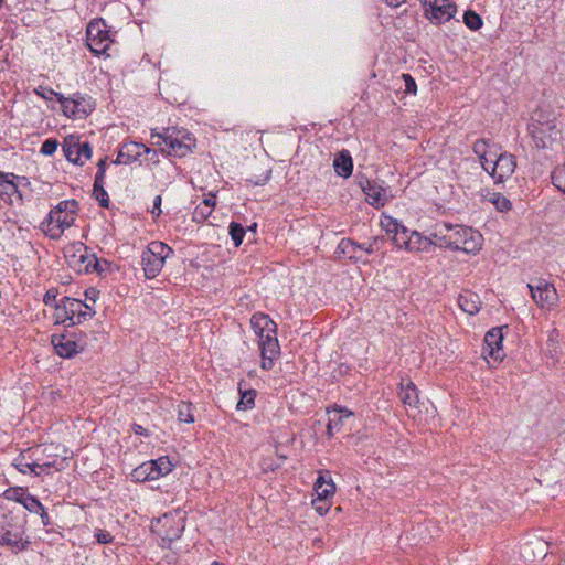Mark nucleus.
<instances>
[{
  "label": "nucleus",
  "instance_id": "a211bd4d",
  "mask_svg": "<svg viewBox=\"0 0 565 565\" xmlns=\"http://www.w3.org/2000/svg\"><path fill=\"white\" fill-rule=\"evenodd\" d=\"M250 324L258 339L270 333H277L276 323L264 313H255L250 318Z\"/></svg>",
  "mask_w": 565,
  "mask_h": 565
},
{
  "label": "nucleus",
  "instance_id": "a18cd8bd",
  "mask_svg": "<svg viewBox=\"0 0 565 565\" xmlns=\"http://www.w3.org/2000/svg\"><path fill=\"white\" fill-rule=\"evenodd\" d=\"M553 184L562 192L565 193V166L556 169L552 173Z\"/></svg>",
  "mask_w": 565,
  "mask_h": 565
},
{
  "label": "nucleus",
  "instance_id": "cd10ccee",
  "mask_svg": "<svg viewBox=\"0 0 565 565\" xmlns=\"http://www.w3.org/2000/svg\"><path fill=\"white\" fill-rule=\"evenodd\" d=\"M316 499L328 500L335 492V486L329 478L327 480L323 475H320L315 482Z\"/></svg>",
  "mask_w": 565,
  "mask_h": 565
},
{
  "label": "nucleus",
  "instance_id": "7c9ffc66",
  "mask_svg": "<svg viewBox=\"0 0 565 565\" xmlns=\"http://www.w3.org/2000/svg\"><path fill=\"white\" fill-rule=\"evenodd\" d=\"M50 311L53 323L58 324L68 322V326H71V313L68 309H66V297L62 300L61 305H56L51 308Z\"/></svg>",
  "mask_w": 565,
  "mask_h": 565
},
{
  "label": "nucleus",
  "instance_id": "39448f33",
  "mask_svg": "<svg viewBox=\"0 0 565 565\" xmlns=\"http://www.w3.org/2000/svg\"><path fill=\"white\" fill-rule=\"evenodd\" d=\"M153 532L161 537L163 545L179 539L184 530V516L179 511L164 514L152 525Z\"/></svg>",
  "mask_w": 565,
  "mask_h": 565
},
{
  "label": "nucleus",
  "instance_id": "7ed1b4c3",
  "mask_svg": "<svg viewBox=\"0 0 565 565\" xmlns=\"http://www.w3.org/2000/svg\"><path fill=\"white\" fill-rule=\"evenodd\" d=\"M77 206L78 204L75 200L60 202L49 213L47 218L41 223L43 233L50 238H58L65 228L73 225Z\"/></svg>",
  "mask_w": 565,
  "mask_h": 565
},
{
  "label": "nucleus",
  "instance_id": "1a4fd4ad",
  "mask_svg": "<svg viewBox=\"0 0 565 565\" xmlns=\"http://www.w3.org/2000/svg\"><path fill=\"white\" fill-rule=\"evenodd\" d=\"M65 257L71 267L81 271H100L99 262L95 257L86 255V246L75 243L65 250Z\"/></svg>",
  "mask_w": 565,
  "mask_h": 565
},
{
  "label": "nucleus",
  "instance_id": "2eb2a0df",
  "mask_svg": "<svg viewBox=\"0 0 565 565\" xmlns=\"http://www.w3.org/2000/svg\"><path fill=\"white\" fill-rule=\"evenodd\" d=\"M502 328H492L484 335L483 354L491 356L494 360H502Z\"/></svg>",
  "mask_w": 565,
  "mask_h": 565
},
{
  "label": "nucleus",
  "instance_id": "5fc2aeb1",
  "mask_svg": "<svg viewBox=\"0 0 565 565\" xmlns=\"http://www.w3.org/2000/svg\"><path fill=\"white\" fill-rule=\"evenodd\" d=\"M381 242H382V238L374 237L367 245H362L361 249L365 250L367 254H372L380 248L379 244Z\"/></svg>",
  "mask_w": 565,
  "mask_h": 565
},
{
  "label": "nucleus",
  "instance_id": "423d86ee",
  "mask_svg": "<svg viewBox=\"0 0 565 565\" xmlns=\"http://www.w3.org/2000/svg\"><path fill=\"white\" fill-rule=\"evenodd\" d=\"M527 288L539 308L551 311L556 307L559 297L553 284L544 279H536L535 282L527 284Z\"/></svg>",
  "mask_w": 565,
  "mask_h": 565
},
{
  "label": "nucleus",
  "instance_id": "052dcab7",
  "mask_svg": "<svg viewBox=\"0 0 565 565\" xmlns=\"http://www.w3.org/2000/svg\"><path fill=\"white\" fill-rule=\"evenodd\" d=\"M448 2L447 0H424V6L426 7V9H434V8H438L440 6V3H446Z\"/></svg>",
  "mask_w": 565,
  "mask_h": 565
},
{
  "label": "nucleus",
  "instance_id": "412c9836",
  "mask_svg": "<svg viewBox=\"0 0 565 565\" xmlns=\"http://www.w3.org/2000/svg\"><path fill=\"white\" fill-rule=\"evenodd\" d=\"M440 6L441 8L436 7L434 9H425L426 17L435 23H443L449 21L457 10L456 6L450 2L440 3Z\"/></svg>",
  "mask_w": 565,
  "mask_h": 565
},
{
  "label": "nucleus",
  "instance_id": "603ef678",
  "mask_svg": "<svg viewBox=\"0 0 565 565\" xmlns=\"http://www.w3.org/2000/svg\"><path fill=\"white\" fill-rule=\"evenodd\" d=\"M402 78L405 83V93L415 94L417 90L415 79L409 74H403Z\"/></svg>",
  "mask_w": 565,
  "mask_h": 565
},
{
  "label": "nucleus",
  "instance_id": "c03bdc74",
  "mask_svg": "<svg viewBox=\"0 0 565 565\" xmlns=\"http://www.w3.org/2000/svg\"><path fill=\"white\" fill-rule=\"evenodd\" d=\"M241 399L237 403V409H247L250 408L254 405V398H255V392L253 390L250 391H241Z\"/></svg>",
  "mask_w": 565,
  "mask_h": 565
},
{
  "label": "nucleus",
  "instance_id": "8fccbe9b",
  "mask_svg": "<svg viewBox=\"0 0 565 565\" xmlns=\"http://www.w3.org/2000/svg\"><path fill=\"white\" fill-rule=\"evenodd\" d=\"M312 507L313 509L320 514H326L330 509V503L328 500L323 499H313L312 500Z\"/></svg>",
  "mask_w": 565,
  "mask_h": 565
},
{
  "label": "nucleus",
  "instance_id": "ddd939ff",
  "mask_svg": "<svg viewBox=\"0 0 565 565\" xmlns=\"http://www.w3.org/2000/svg\"><path fill=\"white\" fill-rule=\"evenodd\" d=\"M66 309L71 313V326L83 323L96 313L92 305L70 297H66Z\"/></svg>",
  "mask_w": 565,
  "mask_h": 565
},
{
  "label": "nucleus",
  "instance_id": "c9c22d12",
  "mask_svg": "<svg viewBox=\"0 0 565 565\" xmlns=\"http://www.w3.org/2000/svg\"><path fill=\"white\" fill-rule=\"evenodd\" d=\"M558 338H559L558 330L553 329L548 332L546 354L550 359H552L555 362L558 361V354H559L558 348H557Z\"/></svg>",
  "mask_w": 565,
  "mask_h": 565
},
{
  "label": "nucleus",
  "instance_id": "f3484780",
  "mask_svg": "<svg viewBox=\"0 0 565 565\" xmlns=\"http://www.w3.org/2000/svg\"><path fill=\"white\" fill-rule=\"evenodd\" d=\"M51 344L55 352L62 358L70 359L78 352L77 343L65 335H52Z\"/></svg>",
  "mask_w": 565,
  "mask_h": 565
},
{
  "label": "nucleus",
  "instance_id": "bb28decb",
  "mask_svg": "<svg viewBox=\"0 0 565 565\" xmlns=\"http://www.w3.org/2000/svg\"><path fill=\"white\" fill-rule=\"evenodd\" d=\"M433 244H435V239L431 235L429 237H425L422 236L418 232H412L408 237L406 249L409 252L426 250Z\"/></svg>",
  "mask_w": 565,
  "mask_h": 565
},
{
  "label": "nucleus",
  "instance_id": "a878e982",
  "mask_svg": "<svg viewBox=\"0 0 565 565\" xmlns=\"http://www.w3.org/2000/svg\"><path fill=\"white\" fill-rule=\"evenodd\" d=\"M58 446H54L53 444L43 445L42 452H47V456L52 457V460L44 461L42 459H38V468H40L42 471H46L50 468H56V470H58L57 466H60L64 461V458L56 452L52 455V451H56L58 450Z\"/></svg>",
  "mask_w": 565,
  "mask_h": 565
},
{
  "label": "nucleus",
  "instance_id": "4be33fe9",
  "mask_svg": "<svg viewBox=\"0 0 565 565\" xmlns=\"http://www.w3.org/2000/svg\"><path fill=\"white\" fill-rule=\"evenodd\" d=\"M124 150H121L117 157L115 163H128L129 161L142 156L143 153H149L151 150L142 143L130 142L125 145Z\"/></svg>",
  "mask_w": 565,
  "mask_h": 565
},
{
  "label": "nucleus",
  "instance_id": "0eeeda50",
  "mask_svg": "<svg viewBox=\"0 0 565 565\" xmlns=\"http://www.w3.org/2000/svg\"><path fill=\"white\" fill-rule=\"evenodd\" d=\"M172 462L168 457H160L141 463L131 472V478L137 482L157 480L172 471Z\"/></svg>",
  "mask_w": 565,
  "mask_h": 565
},
{
  "label": "nucleus",
  "instance_id": "9d476101",
  "mask_svg": "<svg viewBox=\"0 0 565 565\" xmlns=\"http://www.w3.org/2000/svg\"><path fill=\"white\" fill-rule=\"evenodd\" d=\"M63 152L70 162L81 166L92 157L90 145L87 141L81 142L75 136H68L65 138Z\"/></svg>",
  "mask_w": 565,
  "mask_h": 565
},
{
  "label": "nucleus",
  "instance_id": "5701e85b",
  "mask_svg": "<svg viewBox=\"0 0 565 565\" xmlns=\"http://www.w3.org/2000/svg\"><path fill=\"white\" fill-rule=\"evenodd\" d=\"M86 46L96 56H110L111 44L114 43L113 38H85Z\"/></svg>",
  "mask_w": 565,
  "mask_h": 565
},
{
  "label": "nucleus",
  "instance_id": "338daca9",
  "mask_svg": "<svg viewBox=\"0 0 565 565\" xmlns=\"http://www.w3.org/2000/svg\"><path fill=\"white\" fill-rule=\"evenodd\" d=\"M537 547L540 548V553L542 555H546V543L537 541L536 542Z\"/></svg>",
  "mask_w": 565,
  "mask_h": 565
},
{
  "label": "nucleus",
  "instance_id": "de8ad7c7",
  "mask_svg": "<svg viewBox=\"0 0 565 565\" xmlns=\"http://www.w3.org/2000/svg\"><path fill=\"white\" fill-rule=\"evenodd\" d=\"M57 296H58V290L56 288L49 289L43 298L44 305L46 307H49L50 309L55 307L56 305H58Z\"/></svg>",
  "mask_w": 565,
  "mask_h": 565
},
{
  "label": "nucleus",
  "instance_id": "c85d7f7f",
  "mask_svg": "<svg viewBox=\"0 0 565 565\" xmlns=\"http://www.w3.org/2000/svg\"><path fill=\"white\" fill-rule=\"evenodd\" d=\"M13 195L21 198L18 185L9 179V174L0 172V198L4 201H12Z\"/></svg>",
  "mask_w": 565,
  "mask_h": 565
},
{
  "label": "nucleus",
  "instance_id": "69168bd1",
  "mask_svg": "<svg viewBox=\"0 0 565 565\" xmlns=\"http://www.w3.org/2000/svg\"><path fill=\"white\" fill-rule=\"evenodd\" d=\"M45 4H46V9L51 10V11H56L57 10V6L54 1L52 0H45Z\"/></svg>",
  "mask_w": 565,
  "mask_h": 565
},
{
  "label": "nucleus",
  "instance_id": "864d4df0",
  "mask_svg": "<svg viewBox=\"0 0 565 565\" xmlns=\"http://www.w3.org/2000/svg\"><path fill=\"white\" fill-rule=\"evenodd\" d=\"M38 96H41V97H43L45 99H52V97L55 96L60 100V96H62V95L56 93V92H54L53 89L45 88V87L40 85L38 87Z\"/></svg>",
  "mask_w": 565,
  "mask_h": 565
},
{
  "label": "nucleus",
  "instance_id": "13d9d810",
  "mask_svg": "<svg viewBox=\"0 0 565 565\" xmlns=\"http://www.w3.org/2000/svg\"><path fill=\"white\" fill-rule=\"evenodd\" d=\"M99 291L95 288H89L85 291V297L87 300L92 301L93 303L96 302V299L98 298Z\"/></svg>",
  "mask_w": 565,
  "mask_h": 565
},
{
  "label": "nucleus",
  "instance_id": "473e14b6",
  "mask_svg": "<svg viewBox=\"0 0 565 565\" xmlns=\"http://www.w3.org/2000/svg\"><path fill=\"white\" fill-rule=\"evenodd\" d=\"M333 412L335 413L337 417H331L327 426V431L330 437L334 435V430L339 431L341 429L343 418L352 415L351 412H347L345 415H342L343 411L337 406L333 408Z\"/></svg>",
  "mask_w": 565,
  "mask_h": 565
},
{
  "label": "nucleus",
  "instance_id": "b1692460",
  "mask_svg": "<svg viewBox=\"0 0 565 565\" xmlns=\"http://www.w3.org/2000/svg\"><path fill=\"white\" fill-rule=\"evenodd\" d=\"M17 542L18 534L13 533L8 514L0 511V545H12Z\"/></svg>",
  "mask_w": 565,
  "mask_h": 565
},
{
  "label": "nucleus",
  "instance_id": "c756f323",
  "mask_svg": "<svg viewBox=\"0 0 565 565\" xmlns=\"http://www.w3.org/2000/svg\"><path fill=\"white\" fill-rule=\"evenodd\" d=\"M458 302L460 308L469 315L477 313L481 305L479 297L472 292H466L460 295Z\"/></svg>",
  "mask_w": 565,
  "mask_h": 565
},
{
  "label": "nucleus",
  "instance_id": "0e129e2a",
  "mask_svg": "<svg viewBox=\"0 0 565 565\" xmlns=\"http://www.w3.org/2000/svg\"><path fill=\"white\" fill-rule=\"evenodd\" d=\"M385 2L390 6V7H399L402 3L405 2V0H385Z\"/></svg>",
  "mask_w": 565,
  "mask_h": 565
},
{
  "label": "nucleus",
  "instance_id": "f704fd0d",
  "mask_svg": "<svg viewBox=\"0 0 565 565\" xmlns=\"http://www.w3.org/2000/svg\"><path fill=\"white\" fill-rule=\"evenodd\" d=\"M473 152L479 157L481 164L486 171H488V164L490 163V160L487 158V154L489 153V141L484 139L477 140L473 143Z\"/></svg>",
  "mask_w": 565,
  "mask_h": 565
},
{
  "label": "nucleus",
  "instance_id": "3c124183",
  "mask_svg": "<svg viewBox=\"0 0 565 565\" xmlns=\"http://www.w3.org/2000/svg\"><path fill=\"white\" fill-rule=\"evenodd\" d=\"M211 214H212L211 210L205 209L203 204H200L194 210L193 220L196 222H201V221L207 218Z\"/></svg>",
  "mask_w": 565,
  "mask_h": 565
},
{
  "label": "nucleus",
  "instance_id": "9b49d317",
  "mask_svg": "<svg viewBox=\"0 0 565 565\" xmlns=\"http://www.w3.org/2000/svg\"><path fill=\"white\" fill-rule=\"evenodd\" d=\"M493 156L497 158L495 160L490 159L488 169L491 167V175L497 182H503L514 173L516 167L515 157L507 152L499 156L494 153Z\"/></svg>",
  "mask_w": 565,
  "mask_h": 565
},
{
  "label": "nucleus",
  "instance_id": "e433bc0d",
  "mask_svg": "<svg viewBox=\"0 0 565 565\" xmlns=\"http://www.w3.org/2000/svg\"><path fill=\"white\" fill-rule=\"evenodd\" d=\"M462 19L466 26L472 32L478 31L483 24L481 17L472 10H467Z\"/></svg>",
  "mask_w": 565,
  "mask_h": 565
},
{
  "label": "nucleus",
  "instance_id": "ea45409f",
  "mask_svg": "<svg viewBox=\"0 0 565 565\" xmlns=\"http://www.w3.org/2000/svg\"><path fill=\"white\" fill-rule=\"evenodd\" d=\"M489 201L497 207L498 211L504 212L511 209V202L500 193H492Z\"/></svg>",
  "mask_w": 565,
  "mask_h": 565
},
{
  "label": "nucleus",
  "instance_id": "f257e3e1",
  "mask_svg": "<svg viewBox=\"0 0 565 565\" xmlns=\"http://www.w3.org/2000/svg\"><path fill=\"white\" fill-rule=\"evenodd\" d=\"M431 236L435 239V245L462 250L467 254H476L482 247V235L471 227L459 224H437Z\"/></svg>",
  "mask_w": 565,
  "mask_h": 565
},
{
  "label": "nucleus",
  "instance_id": "4c0bfd02",
  "mask_svg": "<svg viewBox=\"0 0 565 565\" xmlns=\"http://www.w3.org/2000/svg\"><path fill=\"white\" fill-rule=\"evenodd\" d=\"M108 32L109 30H107L106 22L103 19H94L88 23L85 35H108Z\"/></svg>",
  "mask_w": 565,
  "mask_h": 565
},
{
  "label": "nucleus",
  "instance_id": "6ab92c4d",
  "mask_svg": "<svg viewBox=\"0 0 565 565\" xmlns=\"http://www.w3.org/2000/svg\"><path fill=\"white\" fill-rule=\"evenodd\" d=\"M362 189L369 203L372 205L383 206L388 199L386 189L377 183L366 181V184L363 185Z\"/></svg>",
  "mask_w": 565,
  "mask_h": 565
},
{
  "label": "nucleus",
  "instance_id": "72a5a7b5",
  "mask_svg": "<svg viewBox=\"0 0 565 565\" xmlns=\"http://www.w3.org/2000/svg\"><path fill=\"white\" fill-rule=\"evenodd\" d=\"M15 467L23 473H25L26 470L35 472V461L31 458V449L23 451L21 456L15 459Z\"/></svg>",
  "mask_w": 565,
  "mask_h": 565
},
{
  "label": "nucleus",
  "instance_id": "aec40b11",
  "mask_svg": "<svg viewBox=\"0 0 565 565\" xmlns=\"http://www.w3.org/2000/svg\"><path fill=\"white\" fill-rule=\"evenodd\" d=\"M399 398L405 406H408L413 409H418V390L412 381L407 380L406 382H401Z\"/></svg>",
  "mask_w": 565,
  "mask_h": 565
},
{
  "label": "nucleus",
  "instance_id": "4d7b16f0",
  "mask_svg": "<svg viewBox=\"0 0 565 565\" xmlns=\"http://www.w3.org/2000/svg\"><path fill=\"white\" fill-rule=\"evenodd\" d=\"M96 539H97L98 543L106 544V543L111 542L113 536L110 535V533H108L106 531H100L96 534Z\"/></svg>",
  "mask_w": 565,
  "mask_h": 565
},
{
  "label": "nucleus",
  "instance_id": "e2e57ef3",
  "mask_svg": "<svg viewBox=\"0 0 565 565\" xmlns=\"http://www.w3.org/2000/svg\"><path fill=\"white\" fill-rule=\"evenodd\" d=\"M105 172H106L105 170H97L94 183L104 184Z\"/></svg>",
  "mask_w": 565,
  "mask_h": 565
},
{
  "label": "nucleus",
  "instance_id": "4468645a",
  "mask_svg": "<svg viewBox=\"0 0 565 565\" xmlns=\"http://www.w3.org/2000/svg\"><path fill=\"white\" fill-rule=\"evenodd\" d=\"M60 103L63 113L67 117L81 119L92 111V105L85 98H65L64 96H60Z\"/></svg>",
  "mask_w": 565,
  "mask_h": 565
},
{
  "label": "nucleus",
  "instance_id": "20e7f679",
  "mask_svg": "<svg viewBox=\"0 0 565 565\" xmlns=\"http://www.w3.org/2000/svg\"><path fill=\"white\" fill-rule=\"evenodd\" d=\"M172 254V248L162 242H151L143 250L141 260L145 276L148 279L154 278L161 271L166 258Z\"/></svg>",
  "mask_w": 565,
  "mask_h": 565
},
{
  "label": "nucleus",
  "instance_id": "2f4dec72",
  "mask_svg": "<svg viewBox=\"0 0 565 565\" xmlns=\"http://www.w3.org/2000/svg\"><path fill=\"white\" fill-rule=\"evenodd\" d=\"M361 248L362 245L356 244L350 238H343L340 241L338 245L337 253L339 255L348 256L350 259H358V257L355 256V252Z\"/></svg>",
  "mask_w": 565,
  "mask_h": 565
},
{
  "label": "nucleus",
  "instance_id": "09e8293b",
  "mask_svg": "<svg viewBox=\"0 0 565 565\" xmlns=\"http://www.w3.org/2000/svg\"><path fill=\"white\" fill-rule=\"evenodd\" d=\"M57 147L58 142L56 139H46L41 147V153L44 156H52L56 151Z\"/></svg>",
  "mask_w": 565,
  "mask_h": 565
},
{
  "label": "nucleus",
  "instance_id": "a19ab883",
  "mask_svg": "<svg viewBox=\"0 0 565 565\" xmlns=\"http://www.w3.org/2000/svg\"><path fill=\"white\" fill-rule=\"evenodd\" d=\"M93 194L95 199L99 202V205L103 207H108L109 205V198L104 189V184L94 183Z\"/></svg>",
  "mask_w": 565,
  "mask_h": 565
},
{
  "label": "nucleus",
  "instance_id": "dca6fc26",
  "mask_svg": "<svg viewBox=\"0 0 565 565\" xmlns=\"http://www.w3.org/2000/svg\"><path fill=\"white\" fill-rule=\"evenodd\" d=\"M4 498L20 503L25 510L33 512L35 510V497L31 495L22 487L10 488L4 491Z\"/></svg>",
  "mask_w": 565,
  "mask_h": 565
},
{
  "label": "nucleus",
  "instance_id": "f03ea898",
  "mask_svg": "<svg viewBox=\"0 0 565 565\" xmlns=\"http://www.w3.org/2000/svg\"><path fill=\"white\" fill-rule=\"evenodd\" d=\"M152 143L163 146L162 150L169 156L185 157L195 147L194 137L185 129H178L175 127L166 128L163 132L151 134Z\"/></svg>",
  "mask_w": 565,
  "mask_h": 565
},
{
  "label": "nucleus",
  "instance_id": "79ce46f5",
  "mask_svg": "<svg viewBox=\"0 0 565 565\" xmlns=\"http://www.w3.org/2000/svg\"><path fill=\"white\" fill-rule=\"evenodd\" d=\"M409 235L411 233L403 225L401 226V230L392 236V239L397 247L406 249Z\"/></svg>",
  "mask_w": 565,
  "mask_h": 565
},
{
  "label": "nucleus",
  "instance_id": "49530a36",
  "mask_svg": "<svg viewBox=\"0 0 565 565\" xmlns=\"http://www.w3.org/2000/svg\"><path fill=\"white\" fill-rule=\"evenodd\" d=\"M381 225L388 235H394L395 233H397L401 230V226H403L396 220L388 217V216H385L381 221Z\"/></svg>",
  "mask_w": 565,
  "mask_h": 565
},
{
  "label": "nucleus",
  "instance_id": "680f3d73",
  "mask_svg": "<svg viewBox=\"0 0 565 565\" xmlns=\"http://www.w3.org/2000/svg\"><path fill=\"white\" fill-rule=\"evenodd\" d=\"M215 195L214 194H210L209 198L204 199L203 201V205L205 209H209L213 212V209L215 206Z\"/></svg>",
  "mask_w": 565,
  "mask_h": 565
},
{
  "label": "nucleus",
  "instance_id": "bf43d9fd",
  "mask_svg": "<svg viewBox=\"0 0 565 565\" xmlns=\"http://www.w3.org/2000/svg\"><path fill=\"white\" fill-rule=\"evenodd\" d=\"M161 201H162L161 195H157V196L154 198V201H153V209H152V211H151V213H152L154 216H159V215H160V213H161V207H160V206H161Z\"/></svg>",
  "mask_w": 565,
  "mask_h": 565
},
{
  "label": "nucleus",
  "instance_id": "f8f14e48",
  "mask_svg": "<svg viewBox=\"0 0 565 565\" xmlns=\"http://www.w3.org/2000/svg\"><path fill=\"white\" fill-rule=\"evenodd\" d=\"M260 355H262V369L270 370L274 365V361L280 353V347L276 333L266 334L263 339L258 340Z\"/></svg>",
  "mask_w": 565,
  "mask_h": 565
},
{
  "label": "nucleus",
  "instance_id": "37998d69",
  "mask_svg": "<svg viewBox=\"0 0 565 565\" xmlns=\"http://www.w3.org/2000/svg\"><path fill=\"white\" fill-rule=\"evenodd\" d=\"M230 234H231V237H232L235 246H239L243 242V238L245 235V230L243 228V226L241 224L232 222L230 224Z\"/></svg>",
  "mask_w": 565,
  "mask_h": 565
},
{
  "label": "nucleus",
  "instance_id": "774afa93",
  "mask_svg": "<svg viewBox=\"0 0 565 565\" xmlns=\"http://www.w3.org/2000/svg\"><path fill=\"white\" fill-rule=\"evenodd\" d=\"M56 393L54 391L43 392L42 393V399H49L50 397H53Z\"/></svg>",
  "mask_w": 565,
  "mask_h": 565
},
{
  "label": "nucleus",
  "instance_id": "6e6d98bb",
  "mask_svg": "<svg viewBox=\"0 0 565 565\" xmlns=\"http://www.w3.org/2000/svg\"><path fill=\"white\" fill-rule=\"evenodd\" d=\"M38 513H40L41 521H42L43 525L47 526L51 523L50 516H49L47 512H45L43 505L41 504V502L39 500H38Z\"/></svg>",
  "mask_w": 565,
  "mask_h": 565
},
{
  "label": "nucleus",
  "instance_id": "6e6552de",
  "mask_svg": "<svg viewBox=\"0 0 565 565\" xmlns=\"http://www.w3.org/2000/svg\"><path fill=\"white\" fill-rule=\"evenodd\" d=\"M529 130L535 146L541 149H553L562 139V131L550 121L532 122Z\"/></svg>",
  "mask_w": 565,
  "mask_h": 565
},
{
  "label": "nucleus",
  "instance_id": "393cba45",
  "mask_svg": "<svg viewBox=\"0 0 565 565\" xmlns=\"http://www.w3.org/2000/svg\"><path fill=\"white\" fill-rule=\"evenodd\" d=\"M333 167L338 175L349 178L352 174L353 162L348 150H342L333 161Z\"/></svg>",
  "mask_w": 565,
  "mask_h": 565
},
{
  "label": "nucleus",
  "instance_id": "58836bf2",
  "mask_svg": "<svg viewBox=\"0 0 565 565\" xmlns=\"http://www.w3.org/2000/svg\"><path fill=\"white\" fill-rule=\"evenodd\" d=\"M178 419L182 423L191 424L194 422L192 414V404L186 402H180L177 406Z\"/></svg>",
  "mask_w": 565,
  "mask_h": 565
}]
</instances>
